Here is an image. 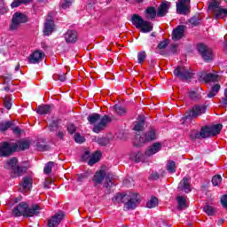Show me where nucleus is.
Instances as JSON below:
<instances>
[{"instance_id":"obj_12","label":"nucleus","mask_w":227,"mask_h":227,"mask_svg":"<svg viewBox=\"0 0 227 227\" xmlns=\"http://www.w3.org/2000/svg\"><path fill=\"white\" fill-rule=\"evenodd\" d=\"M102 157V152L96 151L95 153L92 154L90 151H85L84 153L82 155V162H86V160H89L88 164L89 166H93L100 160V158Z\"/></svg>"},{"instance_id":"obj_43","label":"nucleus","mask_w":227,"mask_h":227,"mask_svg":"<svg viewBox=\"0 0 227 227\" xmlns=\"http://www.w3.org/2000/svg\"><path fill=\"white\" fill-rule=\"evenodd\" d=\"M54 166V161H49L45 164L43 172L45 175H51L52 173V167Z\"/></svg>"},{"instance_id":"obj_59","label":"nucleus","mask_w":227,"mask_h":227,"mask_svg":"<svg viewBox=\"0 0 227 227\" xmlns=\"http://www.w3.org/2000/svg\"><path fill=\"white\" fill-rule=\"evenodd\" d=\"M56 137H59L61 141L65 139V133L62 130H58L56 133Z\"/></svg>"},{"instance_id":"obj_34","label":"nucleus","mask_w":227,"mask_h":227,"mask_svg":"<svg viewBox=\"0 0 227 227\" xmlns=\"http://www.w3.org/2000/svg\"><path fill=\"white\" fill-rule=\"evenodd\" d=\"M145 129V117L141 116L138 119V121L136 122L134 126V130H137V132H141V130H144Z\"/></svg>"},{"instance_id":"obj_48","label":"nucleus","mask_w":227,"mask_h":227,"mask_svg":"<svg viewBox=\"0 0 227 227\" xmlns=\"http://www.w3.org/2000/svg\"><path fill=\"white\" fill-rule=\"evenodd\" d=\"M169 45V40L165 39L158 43L157 48L160 49V51H162L163 49H166Z\"/></svg>"},{"instance_id":"obj_5","label":"nucleus","mask_w":227,"mask_h":227,"mask_svg":"<svg viewBox=\"0 0 227 227\" xmlns=\"http://www.w3.org/2000/svg\"><path fill=\"white\" fill-rule=\"evenodd\" d=\"M157 139V130L154 128H150L149 130L143 133L142 135H136L133 146L135 148H143L146 143H152Z\"/></svg>"},{"instance_id":"obj_20","label":"nucleus","mask_w":227,"mask_h":227,"mask_svg":"<svg viewBox=\"0 0 227 227\" xmlns=\"http://www.w3.org/2000/svg\"><path fill=\"white\" fill-rule=\"evenodd\" d=\"M64 36L67 43H75L79 35L75 30H67Z\"/></svg>"},{"instance_id":"obj_53","label":"nucleus","mask_w":227,"mask_h":227,"mask_svg":"<svg viewBox=\"0 0 227 227\" xmlns=\"http://www.w3.org/2000/svg\"><path fill=\"white\" fill-rule=\"evenodd\" d=\"M76 130H77V127H75V124L71 123V124L67 125L68 134H75Z\"/></svg>"},{"instance_id":"obj_51","label":"nucleus","mask_w":227,"mask_h":227,"mask_svg":"<svg viewBox=\"0 0 227 227\" xmlns=\"http://www.w3.org/2000/svg\"><path fill=\"white\" fill-rule=\"evenodd\" d=\"M0 13L4 15V13H8V10L6 9V4H4V0H0Z\"/></svg>"},{"instance_id":"obj_60","label":"nucleus","mask_w":227,"mask_h":227,"mask_svg":"<svg viewBox=\"0 0 227 227\" xmlns=\"http://www.w3.org/2000/svg\"><path fill=\"white\" fill-rule=\"evenodd\" d=\"M58 81H60V82H65L67 81V74H57Z\"/></svg>"},{"instance_id":"obj_15","label":"nucleus","mask_w":227,"mask_h":227,"mask_svg":"<svg viewBox=\"0 0 227 227\" xmlns=\"http://www.w3.org/2000/svg\"><path fill=\"white\" fill-rule=\"evenodd\" d=\"M184 33L185 26H177L172 32V40H174V42H178L179 40H182V38L184 36Z\"/></svg>"},{"instance_id":"obj_64","label":"nucleus","mask_w":227,"mask_h":227,"mask_svg":"<svg viewBox=\"0 0 227 227\" xmlns=\"http://www.w3.org/2000/svg\"><path fill=\"white\" fill-rule=\"evenodd\" d=\"M51 125L58 129V127H59V120H52Z\"/></svg>"},{"instance_id":"obj_3","label":"nucleus","mask_w":227,"mask_h":227,"mask_svg":"<svg viewBox=\"0 0 227 227\" xmlns=\"http://www.w3.org/2000/svg\"><path fill=\"white\" fill-rule=\"evenodd\" d=\"M114 203H123L124 208L126 210H136L137 208V203H139V194L138 193H116V195L112 198Z\"/></svg>"},{"instance_id":"obj_7","label":"nucleus","mask_w":227,"mask_h":227,"mask_svg":"<svg viewBox=\"0 0 227 227\" xmlns=\"http://www.w3.org/2000/svg\"><path fill=\"white\" fill-rule=\"evenodd\" d=\"M208 110V106L207 105H195L192 109L188 110L184 113L183 116L184 121H187V120H192V118H198V116H201V114H205Z\"/></svg>"},{"instance_id":"obj_36","label":"nucleus","mask_w":227,"mask_h":227,"mask_svg":"<svg viewBox=\"0 0 227 227\" xmlns=\"http://www.w3.org/2000/svg\"><path fill=\"white\" fill-rule=\"evenodd\" d=\"M189 97L191 100H193L196 102L201 99V92H200V90H191L189 92Z\"/></svg>"},{"instance_id":"obj_25","label":"nucleus","mask_w":227,"mask_h":227,"mask_svg":"<svg viewBox=\"0 0 227 227\" xmlns=\"http://www.w3.org/2000/svg\"><path fill=\"white\" fill-rule=\"evenodd\" d=\"M144 21L145 20H143V17L139 16V14L137 13L133 14L130 19L131 24H133V26H135L137 29H139V27H141V25Z\"/></svg>"},{"instance_id":"obj_47","label":"nucleus","mask_w":227,"mask_h":227,"mask_svg":"<svg viewBox=\"0 0 227 227\" xmlns=\"http://www.w3.org/2000/svg\"><path fill=\"white\" fill-rule=\"evenodd\" d=\"M211 182L215 186L219 185V184L223 182V177L221 176V175L215 176H213Z\"/></svg>"},{"instance_id":"obj_1","label":"nucleus","mask_w":227,"mask_h":227,"mask_svg":"<svg viewBox=\"0 0 227 227\" xmlns=\"http://www.w3.org/2000/svg\"><path fill=\"white\" fill-rule=\"evenodd\" d=\"M42 207L38 204H32L30 207L27 202H20L17 207L12 209V214L15 217H20L23 215L26 219L29 217H38Z\"/></svg>"},{"instance_id":"obj_45","label":"nucleus","mask_w":227,"mask_h":227,"mask_svg":"<svg viewBox=\"0 0 227 227\" xmlns=\"http://www.w3.org/2000/svg\"><path fill=\"white\" fill-rule=\"evenodd\" d=\"M137 59H138L139 65H143V63H145V60L146 59V51L138 52Z\"/></svg>"},{"instance_id":"obj_31","label":"nucleus","mask_w":227,"mask_h":227,"mask_svg":"<svg viewBox=\"0 0 227 227\" xmlns=\"http://www.w3.org/2000/svg\"><path fill=\"white\" fill-rule=\"evenodd\" d=\"M95 143H98L99 146H107L109 143H111V139L107 137H95L94 138Z\"/></svg>"},{"instance_id":"obj_29","label":"nucleus","mask_w":227,"mask_h":227,"mask_svg":"<svg viewBox=\"0 0 227 227\" xmlns=\"http://www.w3.org/2000/svg\"><path fill=\"white\" fill-rule=\"evenodd\" d=\"M104 178H106V172H104V170H99L94 175L92 182L95 184H102V182H104Z\"/></svg>"},{"instance_id":"obj_28","label":"nucleus","mask_w":227,"mask_h":227,"mask_svg":"<svg viewBox=\"0 0 227 227\" xmlns=\"http://www.w3.org/2000/svg\"><path fill=\"white\" fill-rule=\"evenodd\" d=\"M138 29H140L141 33H151V31H153V26L150 21L144 20Z\"/></svg>"},{"instance_id":"obj_39","label":"nucleus","mask_w":227,"mask_h":227,"mask_svg":"<svg viewBox=\"0 0 227 227\" xmlns=\"http://www.w3.org/2000/svg\"><path fill=\"white\" fill-rule=\"evenodd\" d=\"M12 127H13V121H9L6 122H1L0 123V131L1 132H6V130H8V129H12Z\"/></svg>"},{"instance_id":"obj_14","label":"nucleus","mask_w":227,"mask_h":227,"mask_svg":"<svg viewBox=\"0 0 227 227\" xmlns=\"http://www.w3.org/2000/svg\"><path fill=\"white\" fill-rule=\"evenodd\" d=\"M162 150V144L160 142L153 143L150 145L145 153L146 157H152V155H155V153H159Z\"/></svg>"},{"instance_id":"obj_58","label":"nucleus","mask_w":227,"mask_h":227,"mask_svg":"<svg viewBox=\"0 0 227 227\" xmlns=\"http://www.w3.org/2000/svg\"><path fill=\"white\" fill-rule=\"evenodd\" d=\"M20 4H22V0H14L12 4H11V7L13 8H19V6H20Z\"/></svg>"},{"instance_id":"obj_46","label":"nucleus","mask_w":227,"mask_h":227,"mask_svg":"<svg viewBox=\"0 0 227 227\" xmlns=\"http://www.w3.org/2000/svg\"><path fill=\"white\" fill-rule=\"evenodd\" d=\"M20 146V149L24 151V150H28L29 146H31V143L29 141H21L20 142L18 147Z\"/></svg>"},{"instance_id":"obj_49","label":"nucleus","mask_w":227,"mask_h":227,"mask_svg":"<svg viewBox=\"0 0 227 227\" xmlns=\"http://www.w3.org/2000/svg\"><path fill=\"white\" fill-rule=\"evenodd\" d=\"M12 98H5L4 99V106L5 107V109H7L8 111H10V109H12Z\"/></svg>"},{"instance_id":"obj_32","label":"nucleus","mask_w":227,"mask_h":227,"mask_svg":"<svg viewBox=\"0 0 227 227\" xmlns=\"http://www.w3.org/2000/svg\"><path fill=\"white\" fill-rule=\"evenodd\" d=\"M187 208V200L184 197H177V210H185Z\"/></svg>"},{"instance_id":"obj_62","label":"nucleus","mask_w":227,"mask_h":227,"mask_svg":"<svg viewBox=\"0 0 227 227\" xmlns=\"http://www.w3.org/2000/svg\"><path fill=\"white\" fill-rule=\"evenodd\" d=\"M221 102L223 106H227V88L224 90V98H222Z\"/></svg>"},{"instance_id":"obj_61","label":"nucleus","mask_w":227,"mask_h":227,"mask_svg":"<svg viewBox=\"0 0 227 227\" xmlns=\"http://www.w3.org/2000/svg\"><path fill=\"white\" fill-rule=\"evenodd\" d=\"M159 178H160V176L159 173L155 172L150 176L149 180H159Z\"/></svg>"},{"instance_id":"obj_23","label":"nucleus","mask_w":227,"mask_h":227,"mask_svg":"<svg viewBox=\"0 0 227 227\" xmlns=\"http://www.w3.org/2000/svg\"><path fill=\"white\" fill-rule=\"evenodd\" d=\"M145 19L153 20L157 17V10L153 6H149L145 11Z\"/></svg>"},{"instance_id":"obj_24","label":"nucleus","mask_w":227,"mask_h":227,"mask_svg":"<svg viewBox=\"0 0 227 227\" xmlns=\"http://www.w3.org/2000/svg\"><path fill=\"white\" fill-rule=\"evenodd\" d=\"M176 12L179 15H187V13H191V5L176 4Z\"/></svg>"},{"instance_id":"obj_30","label":"nucleus","mask_w":227,"mask_h":227,"mask_svg":"<svg viewBox=\"0 0 227 227\" xmlns=\"http://www.w3.org/2000/svg\"><path fill=\"white\" fill-rule=\"evenodd\" d=\"M215 19H224L227 17V9L220 7L215 12H213Z\"/></svg>"},{"instance_id":"obj_16","label":"nucleus","mask_w":227,"mask_h":227,"mask_svg":"<svg viewBox=\"0 0 227 227\" xmlns=\"http://www.w3.org/2000/svg\"><path fill=\"white\" fill-rule=\"evenodd\" d=\"M65 217L63 212L56 213L48 221V227H56L61 223Z\"/></svg>"},{"instance_id":"obj_8","label":"nucleus","mask_w":227,"mask_h":227,"mask_svg":"<svg viewBox=\"0 0 227 227\" xmlns=\"http://www.w3.org/2000/svg\"><path fill=\"white\" fill-rule=\"evenodd\" d=\"M28 21L29 19H27L26 14L17 12L12 15L9 29L10 31H17L21 24H26Z\"/></svg>"},{"instance_id":"obj_9","label":"nucleus","mask_w":227,"mask_h":227,"mask_svg":"<svg viewBox=\"0 0 227 227\" xmlns=\"http://www.w3.org/2000/svg\"><path fill=\"white\" fill-rule=\"evenodd\" d=\"M19 149V144L10 142L0 143V157H10Z\"/></svg>"},{"instance_id":"obj_11","label":"nucleus","mask_w":227,"mask_h":227,"mask_svg":"<svg viewBox=\"0 0 227 227\" xmlns=\"http://www.w3.org/2000/svg\"><path fill=\"white\" fill-rule=\"evenodd\" d=\"M174 75L180 81H189L194 77V73L185 67L178 66L174 69Z\"/></svg>"},{"instance_id":"obj_55","label":"nucleus","mask_w":227,"mask_h":227,"mask_svg":"<svg viewBox=\"0 0 227 227\" xmlns=\"http://www.w3.org/2000/svg\"><path fill=\"white\" fill-rule=\"evenodd\" d=\"M72 6V0H64V2L61 4V8L63 10H67V8H70Z\"/></svg>"},{"instance_id":"obj_27","label":"nucleus","mask_w":227,"mask_h":227,"mask_svg":"<svg viewBox=\"0 0 227 227\" xmlns=\"http://www.w3.org/2000/svg\"><path fill=\"white\" fill-rule=\"evenodd\" d=\"M221 6V0H211L208 4L207 10L211 12V13L215 12Z\"/></svg>"},{"instance_id":"obj_52","label":"nucleus","mask_w":227,"mask_h":227,"mask_svg":"<svg viewBox=\"0 0 227 227\" xmlns=\"http://www.w3.org/2000/svg\"><path fill=\"white\" fill-rule=\"evenodd\" d=\"M77 182H84V180H86V178H88V176H90V173L85 172L82 174H78L77 176Z\"/></svg>"},{"instance_id":"obj_50","label":"nucleus","mask_w":227,"mask_h":227,"mask_svg":"<svg viewBox=\"0 0 227 227\" xmlns=\"http://www.w3.org/2000/svg\"><path fill=\"white\" fill-rule=\"evenodd\" d=\"M74 141L75 143H78V145H82V143H84V141H86V138L82 136H81V134L76 133L74 135Z\"/></svg>"},{"instance_id":"obj_33","label":"nucleus","mask_w":227,"mask_h":227,"mask_svg":"<svg viewBox=\"0 0 227 227\" xmlns=\"http://www.w3.org/2000/svg\"><path fill=\"white\" fill-rule=\"evenodd\" d=\"M220 90H221V85L218 83L212 86L209 93H207V98H214V97H215V95L219 93Z\"/></svg>"},{"instance_id":"obj_37","label":"nucleus","mask_w":227,"mask_h":227,"mask_svg":"<svg viewBox=\"0 0 227 227\" xmlns=\"http://www.w3.org/2000/svg\"><path fill=\"white\" fill-rule=\"evenodd\" d=\"M203 210H204L205 214H207V215H210V216L215 215L216 210L215 209L214 207H212L208 204L204 206Z\"/></svg>"},{"instance_id":"obj_41","label":"nucleus","mask_w":227,"mask_h":227,"mask_svg":"<svg viewBox=\"0 0 227 227\" xmlns=\"http://www.w3.org/2000/svg\"><path fill=\"white\" fill-rule=\"evenodd\" d=\"M114 111L117 114H119V116H123V114H127V108H125L124 106H119V105H115L114 106Z\"/></svg>"},{"instance_id":"obj_57","label":"nucleus","mask_w":227,"mask_h":227,"mask_svg":"<svg viewBox=\"0 0 227 227\" xmlns=\"http://www.w3.org/2000/svg\"><path fill=\"white\" fill-rule=\"evenodd\" d=\"M221 205L223 208H227V194H224L221 198Z\"/></svg>"},{"instance_id":"obj_17","label":"nucleus","mask_w":227,"mask_h":227,"mask_svg":"<svg viewBox=\"0 0 227 227\" xmlns=\"http://www.w3.org/2000/svg\"><path fill=\"white\" fill-rule=\"evenodd\" d=\"M43 56H45V53H43V51H42L37 50L27 58L28 63L34 65L36 63H40V61H42V59H43Z\"/></svg>"},{"instance_id":"obj_4","label":"nucleus","mask_w":227,"mask_h":227,"mask_svg":"<svg viewBox=\"0 0 227 227\" xmlns=\"http://www.w3.org/2000/svg\"><path fill=\"white\" fill-rule=\"evenodd\" d=\"M88 121L90 125H94L92 132H95V134H100L102 130L106 129L107 123L111 122V118H109V115H104L102 117L101 114L94 113L89 115ZM98 121L99 122L95 125Z\"/></svg>"},{"instance_id":"obj_42","label":"nucleus","mask_w":227,"mask_h":227,"mask_svg":"<svg viewBox=\"0 0 227 227\" xmlns=\"http://www.w3.org/2000/svg\"><path fill=\"white\" fill-rule=\"evenodd\" d=\"M167 170L169 173H176V163L174 160H168L167 163Z\"/></svg>"},{"instance_id":"obj_2","label":"nucleus","mask_w":227,"mask_h":227,"mask_svg":"<svg viewBox=\"0 0 227 227\" xmlns=\"http://www.w3.org/2000/svg\"><path fill=\"white\" fill-rule=\"evenodd\" d=\"M223 130V124H215L213 126H202L200 131H192L190 134L192 141H196V139H207V137H215L219 136Z\"/></svg>"},{"instance_id":"obj_26","label":"nucleus","mask_w":227,"mask_h":227,"mask_svg":"<svg viewBox=\"0 0 227 227\" xmlns=\"http://www.w3.org/2000/svg\"><path fill=\"white\" fill-rule=\"evenodd\" d=\"M52 105H41L36 108L37 114H51Z\"/></svg>"},{"instance_id":"obj_10","label":"nucleus","mask_w":227,"mask_h":227,"mask_svg":"<svg viewBox=\"0 0 227 227\" xmlns=\"http://www.w3.org/2000/svg\"><path fill=\"white\" fill-rule=\"evenodd\" d=\"M197 51L200 56H202L203 61L206 63H211L214 61V51L208 48L205 43H199L197 44Z\"/></svg>"},{"instance_id":"obj_63","label":"nucleus","mask_w":227,"mask_h":227,"mask_svg":"<svg viewBox=\"0 0 227 227\" xmlns=\"http://www.w3.org/2000/svg\"><path fill=\"white\" fill-rule=\"evenodd\" d=\"M178 49V44H170V52L173 54H176V51Z\"/></svg>"},{"instance_id":"obj_35","label":"nucleus","mask_w":227,"mask_h":227,"mask_svg":"<svg viewBox=\"0 0 227 227\" xmlns=\"http://www.w3.org/2000/svg\"><path fill=\"white\" fill-rule=\"evenodd\" d=\"M134 162H143V160H145V154H143V153L141 152H137V153H133L131 155Z\"/></svg>"},{"instance_id":"obj_13","label":"nucleus","mask_w":227,"mask_h":227,"mask_svg":"<svg viewBox=\"0 0 227 227\" xmlns=\"http://www.w3.org/2000/svg\"><path fill=\"white\" fill-rule=\"evenodd\" d=\"M219 75L212 73L201 72L199 74V81H203L204 82H216Z\"/></svg>"},{"instance_id":"obj_21","label":"nucleus","mask_w":227,"mask_h":227,"mask_svg":"<svg viewBox=\"0 0 227 227\" xmlns=\"http://www.w3.org/2000/svg\"><path fill=\"white\" fill-rule=\"evenodd\" d=\"M31 187H33V179L29 176H24L20 184V189L22 191H31Z\"/></svg>"},{"instance_id":"obj_22","label":"nucleus","mask_w":227,"mask_h":227,"mask_svg":"<svg viewBox=\"0 0 227 227\" xmlns=\"http://www.w3.org/2000/svg\"><path fill=\"white\" fill-rule=\"evenodd\" d=\"M178 189L184 191L186 194L191 192V184H189V178L184 177L179 183Z\"/></svg>"},{"instance_id":"obj_54","label":"nucleus","mask_w":227,"mask_h":227,"mask_svg":"<svg viewBox=\"0 0 227 227\" xmlns=\"http://www.w3.org/2000/svg\"><path fill=\"white\" fill-rule=\"evenodd\" d=\"M53 182L52 178H46L43 183V189H49V185H51Z\"/></svg>"},{"instance_id":"obj_38","label":"nucleus","mask_w":227,"mask_h":227,"mask_svg":"<svg viewBox=\"0 0 227 227\" xmlns=\"http://www.w3.org/2000/svg\"><path fill=\"white\" fill-rule=\"evenodd\" d=\"M159 205V199L157 197H152L150 200L146 202L147 208H155Z\"/></svg>"},{"instance_id":"obj_44","label":"nucleus","mask_w":227,"mask_h":227,"mask_svg":"<svg viewBox=\"0 0 227 227\" xmlns=\"http://www.w3.org/2000/svg\"><path fill=\"white\" fill-rule=\"evenodd\" d=\"M36 146L39 152H49V150H51V146L49 145L42 144L40 142L36 143Z\"/></svg>"},{"instance_id":"obj_6","label":"nucleus","mask_w":227,"mask_h":227,"mask_svg":"<svg viewBox=\"0 0 227 227\" xmlns=\"http://www.w3.org/2000/svg\"><path fill=\"white\" fill-rule=\"evenodd\" d=\"M17 164H19V160L16 157H12L4 167V169L11 171L12 178H19V176H22V175L27 173V167L19 166Z\"/></svg>"},{"instance_id":"obj_56","label":"nucleus","mask_w":227,"mask_h":227,"mask_svg":"<svg viewBox=\"0 0 227 227\" xmlns=\"http://www.w3.org/2000/svg\"><path fill=\"white\" fill-rule=\"evenodd\" d=\"M11 130H12L15 136H20V134H22V129H20V128H19L18 126L11 127Z\"/></svg>"},{"instance_id":"obj_40","label":"nucleus","mask_w":227,"mask_h":227,"mask_svg":"<svg viewBox=\"0 0 227 227\" xmlns=\"http://www.w3.org/2000/svg\"><path fill=\"white\" fill-rule=\"evenodd\" d=\"M190 24H192V26H200L201 20L200 19V13H196L193 17H192L189 20Z\"/></svg>"},{"instance_id":"obj_19","label":"nucleus","mask_w":227,"mask_h":227,"mask_svg":"<svg viewBox=\"0 0 227 227\" xmlns=\"http://www.w3.org/2000/svg\"><path fill=\"white\" fill-rule=\"evenodd\" d=\"M54 27H56V25L54 24V20L47 19L44 23V28H43L44 36H51V35L54 33Z\"/></svg>"},{"instance_id":"obj_18","label":"nucleus","mask_w":227,"mask_h":227,"mask_svg":"<svg viewBox=\"0 0 227 227\" xmlns=\"http://www.w3.org/2000/svg\"><path fill=\"white\" fill-rule=\"evenodd\" d=\"M171 6V2H162L158 7L157 17H166L168 12H169V7Z\"/></svg>"}]
</instances>
